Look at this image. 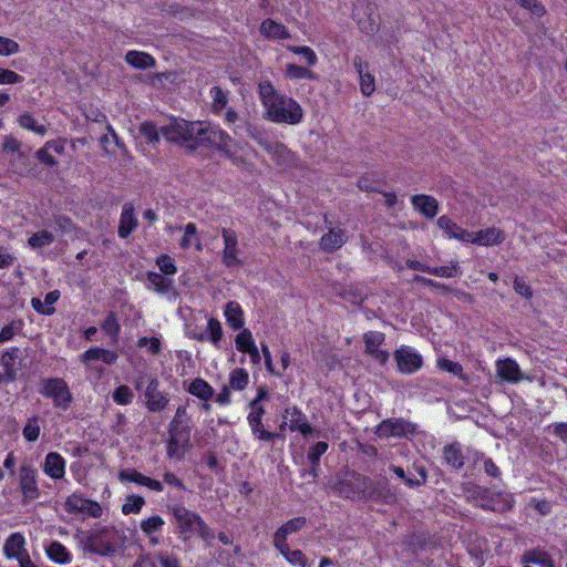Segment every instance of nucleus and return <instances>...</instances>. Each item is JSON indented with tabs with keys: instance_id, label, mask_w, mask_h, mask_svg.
Instances as JSON below:
<instances>
[{
	"instance_id": "obj_16",
	"label": "nucleus",
	"mask_w": 567,
	"mask_h": 567,
	"mask_svg": "<svg viewBox=\"0 0 567 567\" xmlns=\"http://www.w3.org/2000/svg\"><path fill=\"white\" fill-rule=\"evenodd\" d=\"M221 236L225 245L223 250V264L228 268L240 265V260L238 259L239 249L236 231L229 228H223Z\"/></svg>"
},
{
	"instance_id": "obj_30",
	"label": "nucleus",
	"mask_w": 567,
	"mask_h": 567,
	"mask_svg": "<svg viewBox=\"0 0 567 567\" xmlns=\"http://www.w3.org/2000/svg\"><path fill=\"white\" fill-rule=\"evenodd\" d=\"M525 564H535L539 567H555L551 556L539 548L527 550L522 556Z\"/></svg>"
},
{
	"instance_id": "obj_48",
	"label": "nucleus",
	"mask_w": 567,
	"mask_h": 567,
	"mask_svg": "<svg viewBox=\"0 0 567 567\" xmlns=\"http://www.w3.org/2000/svg\"><path fill=\"white\" fill-rule=\"evenodd\" d=\"M148 282L154 287V289L159 293L168 292L172 280L165 278L163 275L157 272H148L147 275Z\"/></svg>"
},
{
	"instance_id": "obj_44",
	"label": "nucleus",
	"mask_w": 567,
	"mask_h": 567,
	"mask_svg": "<svg viewBox=\"0 0 567 567\" xmlns=\"http://www.w3.org/2000/svg\"><path fill=\"white\" fill-rule=\"evenodd\" d=\"M18 123L21 127L32 131L41 136L47 134V127L44 125H39L34 117L29 113H23L19 116Z\"/></svg>"
},
{
	"instance_id": "obj_23",
	"label": "nucleus",
	"mask_w": 567,
	"mask_h": 567,
	"mask_svg": "<svg viewBox=\"0 0 567 567\" xmlns=\"http://www.w3.org/2000/svg\"><path fill=\"white\" fill-rule=\"evenodd\" d=\"M43 471L53 480L62 478L65 473L64 458L56 452L48 453L44 458Z\"/></svg>"
},
{
	"instance_id": "obj_40",
	"label": "nucleus",
	"mask_w": 567,
	"mask_h": 567,
	"mask_svg": "<svg viewBox=\"0 0 567 567\" xmlns=\"http://www.w3.org/2000/svg\"><path fill=\"white\" fill-rule=\"evenodd\" d=\"M2 150L6 154L17 155L18 158L28 157V152L22 150V143L12 135L4 137Z\"/></svg>"
},
{
	"instance_id": "obj_54",
	"label": "nucleus",
	"mask_w": 567,
	"mask_h": 567,
	"mask_svg": "<svg viewBox=\"0 0 567 567\" xmlns=\"http://www.w3.org/2000/svg\"><path fill=\"white\" fill-rule=\"evenodd\" d=\"M113 400L121 405L130 404L133 400V392L127 385H120L113 392Z\"/></svg>"
},
{
	"instance_id": "obj_27",
	"label": "nucleus",
	"mask_w": 567,
	"mask_h": 567,
	"mask_svg": "<svg viewBox=\"0 0 567 567\" xmlns=\"http://www.w3.org/2000/svg\"><path fill=\"white\" fill-rule=\"evenodd\" d=\"M124 60L127 64L138 70L151 69L156 64L155 59L150 53L136 50L128 51Z\"/></svg>"
},
{
	"instance_id": "obj_5",
	"label": "nucleus",
	"mask_w": 567,
	"mask_h": 567,
	"mask_svg": "<svg viewBox=\"0 0 567 567\" xmlns=\"http://www.w3.org/2000/svg\"><path fill=\"white\" fill-rule=\"evenodd\" d=\"M39 392L45 398H51L55 408L63 410H66L73 400L66 382L61 378L41 380Z\"/></svg>"
},
{
	"instance_id": "obj_34",
	"label": "nucleus",
	"mask_w": 567,
	"mask_h": 567,
	"mask_svg": "<svg viewBox=\"0 0 567 567\" xmlns=\"http://www.w3.org/2000/svg\"><path fill=\"white\" fill-rule=\"evenodd\" d=\"M248 424L254 436L259 441L271 442L276 437H281L280 433L266 430L262 420L257 417H247Z\"/></svg>"
},
{
	"instance_id": "obj_41",
	"label": "nucleus",
	"mask_w": 567,
	"mask_h": 567,
	"mask_svg": "<svg viewBox=\"0 0 567 567\" xmlns=\"http://www.w3.org/2000/svg\"><path fill=\"white\" fill-rule=\"evenodd\" d=\"M249 382V374L243 368H236L229 375V388L236 391L244 390Z\"/></svg>"
},
{
	"instance_id": "obj_37",
	"label": "nucleus",
	"mask_w": 567,
	"mask_h": 567,
	"mask_svg": "<svg viewBox=\"0 0 567 567\" xmlns=\"http://www.w3.org/2000/svg\"><path fill=\"white\" fill-rule=\"evenodd\" d=\"M47 555L58 564L65 565L71 561L69 550L60 542H52L47 548Z\"/></svg>"
},
{
	"instance_id": "obj_61",
	"label": "nucleus",
	"mask_w": 567,
	"mask_h": 567,
	"mask_svg": "<svg viewBox=\"0 0 567 567\" xmlns=\"http://www.w3.org/2000/svg\"><path fill=\"white\" fill-rule=\"evenodd\" d=\"M20 45L12 39L0 37V55H11L19 52Z\"/></svg>"
},
{
	"instance_id": "obj_1",
	"label": "nucleus",
	"mask_w": 567,
	"mask_h": 567,
	"mask_svg": "<svg viewBox=\"0 0 567 567\" xmlns=\"http://www.w3.org/2000/svg\"><path fill=\"white\" fill-rule=\"evenodd\" d=\"M258 91L268 120L290 125L301 122L303 111L300 104L293 99L278 93L269 81L259 83Z\"/></svg>"
},
{
	"instance_id": "obj_24",
	"label": "nucleus",
	"mask_w": 567,
	"mask_h": 567,
	"mask_svg": "<svg viewBox=\"0 0 567 567\" xmlns=\"http://www.w3.org/2000/svg\"><path fill=\"white\" fill-rule=\"evenodd\" d=\"M137 227V219L134 215V206L132 203H126L123 206L120 225H118V236L121 238H126L131 235L135 228Z\"/></svg>"
},
{
	"instance_id": "obj_36",
	"label": "nucleus",
	"mask_w": 567,
	"mask_h": 567,
	"mask_svg": "<svg viewBox=\"0 0 567 567\" xmlns=\"http://www.w3.org/2000/svg\"><path fill=\"white\" fill-rule=\"evenodd\" d=\"M445 462L453 468H461L464 465V456L457 443L449 444L443 451Z\"/></svg>"
},
{
	"instance_id": "obj_51",
	"label": "nucleus",
	"mask_w": 567,
	"mask_h": 567,
	"mask_svg": "<svg viewBox=\"0 0 567 567\" xmlns=\"http://www.w3.org/2000/svg\"><path fill=\"white\" fill-rule=\"evenodd\" d=\"M164 524V519L161 516L154 515L143 519L140 527L144 534L152 536L155 532H158Z\"/></svg>"
},
{
	"instance_id": "obj_14",
	"label": "nucleus",
	"mask_w": 567,
	"mask_h": 567,
	"mask_svg": "<svg viewBox=\"0 0 567 567\" xmlns=\"http://www.w3.org/2000/svg\"><path fill=\"white\" fill-rule=\"evenodd\" d=\"M183 137L181 145L190 150H195L198 145H203L205 133L209 124L202 122H188L183 120Z\"/></svg>"
},
{
	"instance_id": "obj_22",
	"label": "nucleus",
	"mask_w": 567,
	"mask_h": 567,
	"mask_svg": "<svg viewBox=\"0 0 567 567\" xmlns=\"http://www.w3.org/2000/svg\"><path fill=\"white\" fill-rule=\"evenodd\" d=\"M413 207L426 218H434L439 212V202L430 195H414L411 198Z\"/></svg>"
},
{
	"instance_id": "obj_38",
	"label": "nucleus",
	"mask_w": 567,
	"mask_h": 567,
	"mask_svg": "<svg viewBox=\"0 0 567 567\" xmlns=\"http://www.w3.org/2000/svg\"><path fill=\"white\" fill-rule=\"evenodd\" d=\"M183 120H174L167 125H164L161 127V134L166 138L168 142L182 143L183 137Z\"/></svg>"
},
{
	"instance_id": "obj_60",
	"label": "nucleus",
	"mask_w": 567,
	"mask_h": 567,
	"mask_svg": "<svg viewBox=\"0 0 567 567\" xmlns=\"http://www.w3.org/2000/svg\"><path fill=\"white\" fill-rule=\"evenodd\" d=\"M458 268L457 262H451L450 266H442V267H430V270L427 274L437 276V277H444V278H451L455 276V272Z\"/></svg>"
},
{
	"instance_id": "obj_64",
	"label": "nucleus",
	"mask_w": 567,
	"mask_h": 567,
	"mask_svg": "<svg viewBox=\"0 0 567 567\" xmlns=\"http://www.w3.org/2000/svg\"><path fill=\"white\" fill-rule=\"evenodd\" d=\"M143 476L144 474L131 468L122 470L118 473V480L121 482H133L140 485H142Z\"/></svg>"
},
{
	"instance_id": "obj_29",
	"label": "nucleus",
	"mask_w": 567,
	"mask_h": 567,
	"mask_svg": "<svg viewBox=\"0 0 567 567\" xmlns=\"http://www.w3.org/2000/svg\"><path fill=\"white\" fill-rule=\"evenodd\" d=\"M225 317L228 326L231 329L239 330L244 327V312L238 302H227L225 307Z\"/></svg>"
},
{
	"instance_id": "obj_62",
	"label": "nucleus",
	"mask_w": 567,
	"mask_h": 567,
	"mask_svg": "<svg viewBox=\"0 0 567 567\" xmlns=\"http://www.w3.org/2000/svg\"><path fill=\"white\" fill-rule=\"evenodd\" d=\"M156 264L165 275H174L177 271L174 260L168 255H161Z\"/></svg>"
},
{
	"instance_id": "obj_46",
	"label": "nucleus",
	"mask_w": 567,
	"mask_h": 567,
	"mask_svg": "<svg viewBox=\"0 0 567 567\" xmlns=\"http://www.w3.org/2000/svg\"><path fill=\"white\" fill-rule=\"evenodd\" d=\"M53 241H54V236L51 231H48V230H41L39 233H35L28 239V244L32 248H41L44 246H49Z\"/></svg>"
},
{
	"instance_id": "obj_21",
	"label": "nucleus",
	"mask_w": 567,
	"mask_h": 567,
	"mask_svg": "<svg viewBox=\"0 0 567 567\" xmlns=\"http://www.w3.org/2000/svg\"><path fill=\"white\" fill-rule=\"evenodd\" d=\"M307 524V518L299 516L282 524L274 534V545L287 544V538L293 533L301 530Z\"/></svg>"
},
{
	"instance_id": "obj_31",
	"label": "nucleus",
	"mask_w": 567,
	"mask_h": 567,
	"mask_svg": "<svg viewBox=\"0 0 567 567\" xmlns=\"http://www.w3.org/2000/svg\"><path fill=\"white\" fill-rule=\"evenodd\" d=\"M274 547L286 558L288 563L298 567H307L308 559L300 549H290L288 543L274 545Z\"/></svg>"
},
{
	"instance_id": "obj_8",
	"label": "nucleus",
	"mask_w": 567,
	"mask_h": 567,
	"mask_svg": "<svg viewBox=\"0 0 567 567\" xmlns=\"http://www.w3.org/2000/svg\"><path fill=\"white\" fill-rule=\"evenodd\" d=\"M19 487L22 493V504H29L40 496L38 473L30 464H23L20 467Z\"/></svg>"
},
{
	"instance_id": "obj_39",
	"label": "nucleus",
	"mask_w": 567,
	"mask_h": 567,
	"mask_svg": "<svg viewBox=\"0 0 567 567\" xmlns=\"http://www.w3.org/2000/svg\"><path fill=\"white\" fill-rule=\"evenodd\" d=\"M291 416L289 425L291 431H299L302 435H308L312 432V427L306 421V416L296 406L292 409Z\"/></svg>"
},
{
	"instance_id": "obj_52",
	"label": "nucleus",
	"mask_w": 567,
	"mask_h": 567,
	"mask_svg": "<svg viewBox=\"0 0 567 567\" xmlns=\"http://www.w3.org/2000/svg\"><path fill=\"white\" fill-rule=\"evenodd\" d=\"M236 348L238 351L246 353L255 346L251 332L248 329H244L236 336L235 339Z\"/></svg>"
},
{
	"instance_id": "obj_55",
	"label": "nucleus",
	"mask_w": 567,
	"mask_h": 567,
	"mask_svg": "<svg viewBox=\"0 0 567 567\" xmlns=\"http://www.w3.org/2000/svg\"><path fill=\"white\" fill-rule=\"evenodd\" d=\"M252 137L258 142L259 145H261L268 152L278 153L280 150L284 148V145L281 143L271 141L261 132L254 134Z\"/></svg>"
},
{
	"instance_id": "obj_43",
	"label": "nucleus",
	"mask_w": 567,
	"mask_h": 567,
	"mask_svg": "<svg viewBox=\"0 0 567 567\" xmlns=\"http://www.w3.org/2000/svg\"><path fill=\"white\" fill-rule=\"evenodd\" d=\"M141 135L147 141L148 144H157L161 140V128L152 122H143L140 125Z\"/></svg>"
},
{
	"instance_id": "obj_33",
	"label": "nucleus",
	"mask_w": 567,
	"mask_h": 567,
	"mask_svg": "<svg viewBox=\"0 0 567 567\" xmlns=\"http://www.w3.org/2000/svg\"><path fill=\"white\" fill-rule=\"evenodd\" d=\"M189 447V440L169 435L166 446L167 456L171 458L182 460Z\"/></svg>"
},
{
	"instance_id": "obj_32",
	"label": "nucleus",
	"mask_w": 567,
	"mask_h": 567,
	"mask_svg": "<svg viewBox=\"0 0 567 567\" xmlns=\"http://www.w3.org/2000/svg\"><path fill=\"white\" fill-rule=\"evenodd\" d=\"M187 391L202 401H209L215 393L213 386L202 378L194 379L189 383Z\"/></svg>"
},
{
	"instance_id": "obj_58",
	"label": "nucleus",
	"mask_w": 567,
	"mask_h": 567,
	"mask_svg": "<svg viewBox=\"0 0 567 567\" xmlns=\"http://www.w3.org/2000/svg\"><path fill=\"white\" fill-rule=\"evenodd\" d=\"M23 436L29 442H34L39 439L40 435V426L38 424V419H30L23 427Z\"/></svg>"
},
{
	"instance_id": "obj_7",
	"label": "nucleus",
	"mask_w": 567,
	"mask_h": 567,
	"mask_svg": "<svg viewBox=\"0 0 567 567\" xmlns=\"http://www.w3.org/2000/svg\"><path fill=\"white\" fill-rule=\"evenodd\" d=\"M353 17L357 19L360 30L365 34H374L379 31L380 16L374 4L370 2L357 4Z\"/></svg>"
},
{
	"instance_id": "obj_6",
	"label": "nucleus",
	"mask_w": 567,
	"mask_h": 567,
	"mask_svg": "<svg viewBox=\"0 0 567 567\" xmlns=\"http://www.w3.org/2000/svg\"><path fill=\"white\" fill-rule=\"evenodd\" d=\"M143 395L144 405L151 413H161L169 405V394L161 390V383L156 377L147 378Z\"/></svg>"
},
{
	"instance_id": "obj_50",
	"label": "nucleus",
	"mask_w": 567,
	"mask_h": 567,
	"mask_svg": "<svg viewBox=\"0 0 567 567\" xmlns=\"http://www.w3.org/2000/svg\"><path fill=\"white\" fill-rule=\"evenodd\" d=\"M190 433H192L190 423H187V422L175 423L174 421L169 422L168 435L177 436V437H182V439L190 441Z\"/></svg>"
},
{
	"instance_id": "obj_11",
	"label": "nucleus",
	"mask_w": 567,
	"mask_h": 567,
	"mask_svg": "<svg viewBox=\"0 0 567 567\" xmlns=\"http://www.w3.org/2000/svg\"><path fill=\"white\" fill-rule=\"evenodd\" d=\"M398 370L403 374H412L423 365V358L412 348L403 346L394 352Z\"/></svg>"
},
{
	"instance_id": "obj_9",
	"label": "nucleus",
	"mask_w": 567,
	"mask_h": 567,
	"mask_svg": "<svg viewBox=\"0 0 567 567\" xmlns=\"http://www.w3.org/2000/svg\"><path fill=\"white\" fill-rule=\"evenodd\" d=\"M63 506L66 513L73 515L84 513L89 517L100 518L103 514V509L97 502L84 498L78 493L68 496Z\"/></svg>"
},
{
	"instance_id": "obj_13",
	"label": "nucleus",
	"mask_w": 567,
	"mask_h": 567,
	"mask_svg": "<svg viewBox=\"0 0 567 567\" xmlns=\"http://www.w3.org/2000/svg\"><path fill=\"white\" fill-rule=\"evenodd\" d=\"M323 220L328 231L321 237L319 247L324 252H333L347 243L346 230L339 227H333L327 215H324Z\"/></svg>"
},
{
	"instance_id": "obj_18",
	"label": "nucleus",
	"mask_w": 567,
	"mask_h": 567,
	"mask_svg": "<svg viewBox=\"0 0 567 567\" xmlns=\"http://www.w3.org/2000/svg\"><path fill=\"white\" fill-rule=\"evenodd\" d=\"M384 334L378 331H369L363 336L365 352L381 364H384L389 359L388 351L379 349V347L384 342Z\"/></svg>"
},
{
	"instance_id": "obj_26",
	"label": "nucleus",
	"mask_w": 567,
	"mask_h": 567,
	"mask_svg": "<svg viewBox=\"0 0 567 567\" xmlns=\"http://www.w3.org/2000/svg\"><path fill=\"white\" fill-rule=\"evenodd\" d=\"M259 31L268 39L281 40L290 38V33L287 28L271 19L264 20L260 24Z\"/></svg>"
},
{
	"instance_id": "obj_12",
	"label": "nucleus",
	"mask_w": 567,
	"mask_h": 567,
	"mask_svg": "<svg viewBox=\"0 0 567 567\" xmlns=\"http://www.w3.org/2000/svg\"><path fill=\"white\" fill-rule=\"evenodd\" d=\"M203 145H210L216 147L223 154L231 158L235 154L234 140L224 131L216 126L208 125V130L205 133Z\"/></svg>"
},
{
	"instance_id": "obj_4",
	"label": "nucleus",
	"mask_w": 567,
	"mask_h": 567,
	"mask_svg": "<svg viewBox=\"0 0 567 567\" xmlns=\"http://www.w3.org/2000/svg\"><path fill=\"white\" fill-rule=\"evenodd\" d=\"M368 484H370V477L352 473L346 478L332 483L330 487L340 497L351 501H367Z\"/></svg>"
},
{
	"instance_id": "obj_57",
	"label": "nucleus",
	"mask_w": 567,
	"mask_h": 567,
	"mask_svg": "<svg viewBox=\"0 0 567 567\" xmlns=\"http://www.w3.org/2000/svg\"><path fill=\"white\" fill-rule=\"evenodd\" d=\"M207 332L209 333V340L215 346H218L219 341L223 338V329H221L220 322L217 319L210 318L208 320Z\"/></svg>"
},
{
	"instance_id": "obj_28",
	"label": "nucleus",
	"mask_w": 567,
	"mask_h": 567,
	"mask_svg": "<svg viewBox=\"0 0 567 567\" xmlns=\"http://www.w3.org/2000/svg\"><path fill=\"white\" fill-rule=\"evenodd\" d=\"M24 537L20 533H14L9 536L3 546V553L8 558H17L20 559L24 556Z\"/></svg>"
},
{
	"instance_id": "obj_2",
	"label": "nucleus",
	"mask_w": 567,
	"mask_h": 567,
	"mask_svg": "<svg viewBox=\"0 0 567 567\" xmlns=\"http://www.w3.org/2000/svg\"><path fill=\"white\" fill-rule=\"evenodd\" d=\"M171 511L177 524V530L184 540H188L194 534H198L205 542L214 539L213 529L198 514L182 505H176Z\"/></svg>"
},
{
	"instance_id": "obj_59",
	"label": "nucleus",
	"mask_w": 567,
	"mask_h": 567,
	"mask_svg": "<svg viewBox=\"0 0 567 567\" xmlns=\"http://www.w3.org/2000/svg\"><path fill=\"white\" fill-rule=\"evenodd\" d=\"M328 450V443L320 441L317 442L308 452V458L312 465H319L320 457Z\"/></svg>"
},
{
	"instance_id": "obj_49",
	"label": "nucleus",
	"mask_w": 567,
	"mask_h": 567,
	"mask_svg": "<svg viewBox=\"0 0 567 567\" xmlns=\"http://www.w3.org/2000/svg\"><path fill=\"white\" fill-rule=\"evenodd\" d=\"M101 328L106 334H109L112 338V340L115 341L121 330L116 315L114 312H110L107 317L104 319L103 323L101 324Z\"/></svg>"
},
{
	"instance_id": "obj_25",
	"label": "nucleus",
	"mask_w": 567,
	"mask_h": 567,
	"mask_svg": "<svg viewBox=\"0 0 567 567\" xmlns=\"http://www.w3.org/2000/svg\"><path fill=\"white\" fill-rule=\"evenodd\" d=\"M21 354V350L17 347L6 350L0 358V365L6 371V375L9 380H17L19 367L17 360Z\"/></svg>"
},
{
	"instance_id": "obj_42",
	"label": "nucleus",
	"mask_w": 567,
	"mask_h": 567,
	"mask_svg": "<svg viewBox=\"0 0 567 567\" xmlns=\"http://www.w3.org/2000/svg\"><path fill=\"white\" fill-rule=\"evenodd\" d=\"M184 237L181 240V247L183 249H188L192 245H195L197 250L202 249V245L199 239L197 238V228L193 223H188L185 228Z\"/></svg>"
},
{
	"instance_id": "obj_63",
	"label": "nucleus",
	"mask_w": 567,
	"mask_h": 567,
	"mask_svg": "<svg viewBox=\"0 0 567 567\" xmlns=\"http://www.w3.org/2000/svg\"><path fill=\"white\" fill-rule=\"evenodd\" d=\"M437 365L439 368H441L442 370H445L450 373H453L454 375H457L462 379H464L463 377V368L460 363L457 362H454L452 360H449V359H442L437 362Z\"/></svg>"
},
{
	"instance_id": "obj_45",
	"label": "nucleus",
	"mask_w": 567,
	"mask_h": 567,
	"mask_svg": "<svg viewBox=\"0 0 567 567\" xmlns=\"http://www.w3.org/2000/svg\"><path fill=\"white\" fill-rule=\"evenodd\" d=\"M286 75L292 80H299V79L313 80V79H316V75L311 70L303 68L301 65L293 64V63L287 64Z\"/></svg>"
},
{
	"instance_id": "obj_47",
	"label": "nucleus",
	"mask_w": 567,
	"mask_h": 567,
	"mask_svg": "<svg viewBox=\"0 0 567 567\" xmlns=\"http://www.w3.org/2000/svg\"><path fill=\"white\" fill-rule=\"evenodd\" d=\"M210 96L213 99L212 109L215 113H220L228 103L226 93L219 86H213L210 89Z\"/></svg>"
},
{
	"instance_id": "obj_20",
	"label": "nucleus",
	"mask_w": 567,
	"mask_h": 567,
	"mask_svg": "<svg viewBox=\"0 0 567 567\" xmlns=\"http://www.w3.org/2000/svg\"><path fill=\"white\" fill-rule=\"evenodd\" d=\"M496 373L502 381L517 383L523 379L520 368L513 359H503L496 362Z\"/></svg>"
},
{
	"instance_id": "obj_17",
	"label": "nucleus",
	"mask_w": 567,
	"mask_h": 567,
	"mask_svg": "<svg viewBox=\"0 0 567 567\" xmlns=\"http://www.w3.org/2000/svg\"><path fill=\"white\" fill-rule=\"evenodd\" d=\"M367 499L380 501L384 504L392 505L396 503V493L391 488L386 480L373 481L370 478L368 484Z\"/></svg>"
},
{
	"instance_id": "obj_19",
	"label": "nucleus",
	"mask_w": 567,
	"mask_h": 567,
	"mask_svg": "<svg viewBox=\"0 0 567 567\" xmlns=\"http://www.w3.org/2000/svg\"><path fill=\"white\" fill-rule=\"evenodd\" d=\"M353 66L360 76V90L364 96H370L374 90V76L369 72V64L361 56L353 58Z\"/></svg>"
},
{
	"instance_id": "obj_15",
	"label": "nucleus",
	"mask_w": 567,
	"mask_h": 567,
	"mask_svg": "<svg viewBox=\"0 0 567 567\" xmlns=\"http://www.w3.org/2000/svg\"><path fill=\"white\" fill-rule=\"evenodd\" d=\"M463 236L466 237L465 243L481 246L498 245L505 240L504 231L496 227H489L478 231H468V234H463Z\"/></svg>"
},
{
	"instance_id": "obj_53",
	"label": "nucleus",
	"mask_w": 567,
	"mask_h": 567,
	"mask_svg": "<svg viewBox=\"0 0 567 567\" xmlns=\"http://www.w3.org/2000/svg\"><path fill=\"white\" fill-rule=\"evenodd\" d=\"M144 504H145V501L142 496L130 495L126 497V501L122 506V512L125 515H128L132 513H138L142 509Z\"/></svg>"
},
{
	"instance_id": "obj_3",
	"label": "nucleus",
	"mask_w": 567,
	"mask_h": 567,
	"mask_svg": "<svg viewBox=\"0 0 567 567\" xmlns=\"http://www.w3.org/2000/svg\"><path fill=\"white\" fill-rule=\"evenodd\" d=\"M118 532L112 527L101 529L83 536L80 545L84 551L99 556H113L117 548Z\"/></svg>"
},
{
	"instance_id": "obj_10",
	"label": "nucleus",
	"mask_w": 567,
	"mask_h": 567,
	"mask_svg": "<svg viewBox=\"0 0 567 567\" xmlns=\"http://www.w3.org/2000/svg\"><path fill=\"white\" fill-rule=\"evenodd\" d=\"M415 431V424L401 417L383 420L377 427V434L382 439L402 437Z\"/></svg>"
},
{
	"instance_id": "obj_56",
	"label": "nucleus",
	"mask_w": 567,
	"mask_h": 567,
	"mask_svg": "<svg viewBox=\"0 0 567 567\" xmlns=\"http://www.w3.org/2000/svg\"><path fill=\"white\" fill-rule=\"evenodd\" d=\"M288 50L296 54L302 55L308 65H315L318 61L316 52L309 47L289 45Z\"/></svg>"
},
{
	"instance_id": "obj_35",
	"label": "nucleus",
	"mask_w": 567,
	"mask_h": 567,
	"mask_svg": "<svg viewBox=\"0 0 567 567\" xmlns=\"http://www.w3.org/2000/svg\"><path fill=\"white\" fill-rule=\"evenodd\" d=\"M437 226L445 231V234L450 238H455L465 243V236L463 234H468V230L461 228L456 223H454L447 216H441L437 219Z\"/></svg>"
}]
</instances>
